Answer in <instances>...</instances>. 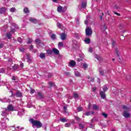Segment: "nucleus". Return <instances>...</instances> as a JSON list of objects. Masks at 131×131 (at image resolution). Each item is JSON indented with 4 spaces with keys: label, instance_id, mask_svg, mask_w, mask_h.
Returning a JSON list of instances; mask_svg holds the SVG:
<instances>
[{
    "label": "nucleus",
    "instance_id": "f257e3e1",
    "mask_svg": "<svg viewBox=\"0 0 131 131\" xmlns=\"http://www.w3.org/2000/svg\"><path fill=\"white\" fill-rule=\"evenodd\" d=\"M30 122L32 124V127L37 126V128H40L42 126V123H41L40 121L35 120L34 119L31 118L30 119Z\"/></svg>",
    "mask_w": 131,
    "mask_h": 131
},
{
    "label": "nucleus",
    "instance_id": "f03ea898",
    "mask_svg": "<svg viewBox=\"0 0 131 131\" xmlns=\"http://www.w3.org/2000/svg\"><path fill=\"white\" fill-rule=\"evenodd\" d=\"M85 33L86 36H92L93 35V30L92 29V28H90V27L86 28Z\"/></svg>",
    "mask_w": 131,
    "mask_h": 131
},
{
    "label": "nucleus",
    "instance_id": "7ed1b4c3",
    "mask_svg": "<svg viewBox=\"0 0 131 131\" xmlns=\"http://www.w3.org/2000/svg\"><path fill=\"white\" fill-rule=\"evenodd\" d=\"M67 11V7H62L61 6H59L57 7V12L58 13H65Z\"/></svg>",
    "mask_w": 131,
    "mask_h": 131
},
{
    "label": "nucleus",
    "instance_id": "20e7f679",
    "mask_svg": "<svg viewBox=\"0 0 131 131\" xmlns=\"http://www.w3.org/2000/svg\"><path fill=\"white\" fill-rule=\"evenodd\" d=\"M122 115L125 118H129L130 117V114L126 110L123 111Z\"/></svg>",
    "mask_w": 131,
    "mask_h": 131
},
{
    "label": "nucleus",
    "instance_id": "39448f33",
    "mask_svg": "<svg viewBox=\"0 0 131 131\" xmlns=\"http://www.w3.org/2000/svg\"><path fill=\"white\" fill-rule=\"evenodd\" d=\"M6 110V111H8L9 112L10 111H14V106L11 104H9L7 106V109Z\"/></svg>",
    "mask_w": 131,
    "mask_h": 131
},
{
    "label": "nucleus",
    "instance_id": "423d86ee",
    "mask_svg": "<svg viewBox=\"0 0 131 131\" xmlns=\"http://www.w3.org/2000/svg\"><path fill=\"white\" fill-rule=\"evenodd\" d=\"M30 22L33 23L34 24H37L38 23V20L35 18H30L29 20Z\"/></svg>",
    "mask_w": 131,
    "mask_h": 131
},
{
    "label": "nucleus",
    "instance_id": "0eeeda50",
    "mask_svg": "<svg viewBox=\"0 0 131 131\" xmlns=\"http://www.w3.org/2000/svg\"><path fill=\"white\" fill-rule=\"evenodd\" d=\"M67 37V35L65 33H62L60 35V38L61 39H62V40H65Z\"/></svg>",
    "mask_w": 131,
    "mask_h": 131
},
{
    "label": "nucleus",
    "instance_id": "6e6552de",
    "mask_svg": "<svg viewBox=\"0 0 131 131\" xmlns=\"http://www.w3.org/2000/svg\"><path fill=\"white\" fill-rule=\"evenodd\" d=\"M100 96L102 99H105L106 98V93L103 91H101L99 93Z\"/></svg>",
    "mask_w": 131,
    "mask_h": 131
},
{
    "label": "nucleus",
    "instance_id": "1a4fd4ad",
    "mask_svg": "<svg viewBox=\"0 0 131 131\" xmlns=\"http://www.w3.org/2000/svg\"><path fill=\"white\" fill-rule=\"evenodd\" d=\"M70 67H74L76 65V62L74 60H71L69 62Z\"/></svg>",
    "mask_w": 131,
    "mask_h": 131
},
{
    "label": "nucleus",
    "instance_id": "9d476101",
    "mask_svg": "<svg viewBox=\"0 0 131 131\" xmlns=\"http://www.w3.org/2000/svg\"><path fill=\"white\" fill-rule=\"evenodd\" d=\"M52 52H53L55 55H59L60 53V52L58 51V50L55 48L52 49Z\"/></svg>",
    "mask_w": 131,
    "mask_h": 131
},
{
    "label": "nucleus",
    "instance_id": "9b49d317",
    "mask_svg": "<svg viewBox=\"0 0 131 131\" xmlns=\"http://www.w3.org/2000/svg\"><path fill=\"white\" fill-rule=\"evenodd\" d=\"M115 54L117 55V57H119L120 55V52H119V50L117 47L115 49Z\"/></svg>",
    "mask_w": 131,
    "mask_h": 131
},
{
    "label": "nucleus",
    "instance_id": "f8f14e48",
    "mask_svg": "<svg viewBox=\"0 0 131 131\" xmlns=\"http://www.w3.org/2000/svg\"><path fill=\"white\" fill-rule=\"evenodd\" d=\"M15 95L16 96V98H21L22 97V93H21V92L18 91L16 93Z\"/></svg>",
    "mask_w": 131,
    "mask_h": 131
},
{
    "label": "nucleus",
    "instance_id": "ddd939ff",
    "mask_svg": "<svg viewBox=\"0 0 131 131\" xmlns=\"http://www.w3.org/2000/svg\"><path fill=\"white\" fill-rule=\"evenodd\" d=\"M6 11H7V8L6 7H2L0 8V14H4V13H6Z\"/></svg>",
    "mask_w": 131,
    "mask_h": 131
},
{
    "label": "nucleus",
    "instance_id": "4468645a",
    "mask_svg": "<svg viewBox=\"0 0 131 131\" xmlns=\"http://www.w3.org/2000/svg\"><path fill=\"white\" fill-rule=\"evenodd\" d=\"M84 41L87 45H90V43H91V39L90 38H86L84 40Z\"/></svg>",
    "mask_w": 131,
    "mask_h": 131
},
{
    "label": "nucleus",
    "instance_id": "2eb2a0df",
    "mask_svg": "<svg viewBox=\"0 0 131 131\" xmlns=\"http://www.w3.org/2000/svg\"><path fill=\"white\" fill-rule=\"evenodd\" d=\"M18 68H19V66L17 64H15L13 67L12 69L14 70V71H17L18 70Z\"/></svg>",
    "mask_w": 131,
    "mask_h": 131
},
{
    "label": "nucleus",
    "instance_id": "dca6fc26",
    "mask_svg": "<svg viewBox=\"0 0 131 131\" xmlns=\"http://www.w3.org/2000/svg\"><path fill=\"white\" fill-rule=\"evenodd\" d=\"M86 5H87L86 2H82L81 4L82 8H83V9H86Z\"/></svg>",
    "mask_w": 131,
    "mask_h": 131
},
{
    "label": "nucleus",
    "instance_id": "f3484780",
    "mask_svg": "<svg viewBox=\"0 0 131 131\" xmlns=\"http://www.w3.org/2000/svg\"><path fill=\"white\" fill-rule=\"evenodd\" d=\"M95 58L99 61V62H102V58L100 57L98 54L95 55Z\"/></svg>",
    "mask_w": 131,
    "mask_h": 131
},
{
    "label": "nucleus",
    "instance_id": "a211bd4d",
    "mask_svg": "<svg viewBox=\"0 0 131 131\" xmlns=\"http://www.w3.org/2000/svg\"><path fill=\"white\" fill-rule=\"evenodd\" d=\"M102 89L104 93H106V92H107V91H108V88L107 87V85H104V86H103L102 87Z\"/></svg>",
    "mask_w": 131,
    "mask_h": 131
},
{
    "label": "nucleus",
    "instance_id": "6ab92c4d",
    "mask_svg": "<svg viewBox=\"0 0 131 131\" xmlns=\"http://www.w3.org/2000/svg\"><path fill=\"white\" fill-rule=\"evenodd\" d=\"M105 71L104 70H100L99 71V74L101 76H104V75H105Z\"/></svg>",
    "mask_w": 131,
    "mask_h": 131
},
{
    "label": "nucleus",
    "instance_id": "aec40b11",
    "mask_svg": "<svg viewBox=\"0 0 131 131\" xmlns=\"http://www.w3.org/2000/svg\"><path fill=\"white\" fill-rule=\"evenodd\" d=\"M57 26L58 28H59V29H62L63 28V25L60 23H57Z\"/></svg>",
    "mask_w": 131,
    "mask_h": 131
},
{
    "label": "nucleus",
    "instance_id": "412c9836",
    "mask_svg": "<svg viewBox=\"0 0 131 131\" xmlns=\"http://www.w3.org/2000/svg\"><path fill=\"white\" fill-rule=\"evenodd\" d=\"M37 95L39 97V99H43V95L40 92H38Z\"/></svg>",
    "mask_w": 131,
    "mask_h": 131
},
{
    "label": "nucleus",
    "instance_id": "4be33fe9",
    "mask_svg": "<svg viewBox=\"0 0 131 131\" xmlns=\"http://www.w3.org/2000/svg\"><path fill=\"white\" fill-rule=\"evenodd\" d=\"M39 57L41 58V59H46V55H45V53H40L39 54Z\"/></svg>",
    "mask_w": 131,
    "mask_h": 131
},
{
    "label": "nucleus",
    "instance_id": "5701e85b",
    "mask_svg": "<svg viewBox=\"0 0 131 131\" xmlns=\"http://www.w3.org/2000/svg\"><path fill=\"white\" fill-rule=\"evenodd\" d=\"M47 53L48 54V55H52L53 54V50L51 49H48L46 51Z\"/></svg>",
    "mask_w": 131,
    "mask_h": 131
},
{
    "label": "nucleus",
    "instance_id": "b1692460",
    "mask_svg": "<svg viewBox=\"0 0 131 131\" xmlns=\"http://www.w3.org/2000/svg\"><path fill=\"white\" fill-rule=\"evenodd\" d=\"M6 36H7V38H8V39H11L12 38V34L11 33H7Z\"/></svg>",
    "mask_w": 131,
    "mask_h": 131
},
{
    "label": "nucleus",
    "instance_id": "393cba45",
    "mask_svg": "<svg viewBox=\"0 0 131 131\" xmlns=\"http://www.w3.org/2000/svg\"><path fill=\"white\" fill-rule=\"evenodd\" d=\"M74 118H75V120H76V121H78V122H79L81 120V119H80V118H79V117L75 116Z\"/></svg>",
    "mask_w": 131,
    "mask_h": 131
},
{
    "label": "nucleus",
    "instance_id": "a878e982",
    "mask_svg": "<svg viewBox=\"0 0 131 131\" xmlns=\"http://www.w3.org/2000/svg\"><path fill=\"white\" fill-rule=\"evenodd\" d=\"M24 12L26 14H27V13H29V10L28 9V8L27 7L25 8L24 9Z\"/></svg>",
    "mask_w": 131,
    "mask_h": 131
},
{
    "label": "nucleus",
    "instance_id": "bb28decb",
    "mask_svg": "<svg viewBox=\"0 0 131 131\" xmlns=\"http://www.w3.org/2000/svg\"><path fill=\"white\" fill-rule=\"evenodd\" d=\"M73 97L74 98H75V99H77V98H79V96H78V94L75 93L73 94Z\"/></svg>",
    "mask_w": 131,
    "mask_h": 131
},
{
    "label": "nucleus",
    "instance_id": "cd10ccee",
    "mask_svg": "<svg viewBox=\"0 0 131 131\" xmlns=\"http://www.w3.org/2000/svg\"><path fill=\"white\" fill-rule=\"evenodd\" d=\"M60 120L61 122H67V120L64 118H61L60 119Z\"/></svg>",
    "mask_w": 131,
    "mask_h": 131
},
{
    "label": "nucleus",
    "instance_id": "c85d7f7f",
    "mask_svg": "<svg viewBox=\"0 0 131 131\" xmlns=\"http://www.w3.org/2000/svg\"><path fill=\"white\" fill-rule=\"evenodd\" d=\"M79 126L80 129H82L84 128V125L82 124L79 123Z\"/></svg>",
    "mask_w": 131,
    "mask_h": 131
},
{
    "label": "nucleus",
    "instance_id": "c756f323",
    "mask_svg": "<svg viewBox=\"0 0 131 131\" xmlns=\"http://www.w3.org/2000/svg\"><path fill=\"white\" fill-rule=\"evenodd\" d=\"M17 41H18V42H19L20 43H22V42H23V40L22 39V38H21V37H18Z\"/></svg>",
    "mask_w": 131,
    "mask_h": 131
},
{
    "label": "nucleus",
    "instance_id": "7c9ffc66",
    "mask_svg": "<svg viewBox=\"0 0 131 131\" xmlns=\"http://www.w3.org/2000/svg\"><path fill=\"white\" fill-rule=\"evenodd\" d=\"M10 95H9V97H15V94H13V92L12 91H9V92Z\"/></svg>",
    "mask_w": 131,
    "mask_h": 131
},
{
    "label": "nucleus",
    "instance_id": "2f4dec72",
    "mask_svg": "<svg viewBox=\"0 0 131 131\" xmlns=\"http://www.w3.org/2000/svg\"><path fill=\"white\" fill-rule=\"evenodd\" d=\"M35 42L36 45H39L41 42V41L39 40V39H36L35 40Z\"/></svg>",
    "mask_w": 131,
    "mask_h": 131
},
{
    "label": "nucleus",
    "instance_id": "473e14b6",
    "mask_svg": "<svg viewBox=\"0 0 131 131\" xmlns=\"http://www.w3.org/2000/svg\"><path fill=\"white\" fill-rule=\"evenodd\" d=\"M77 110L78 112H81L82 111V107H78Z\"/></svg>",
    "mask_w": 131,
    "mask_h": 131
},
{
    "label": "nucleus",
    "instance_id": "72a5a7b5",
    "mask_svg": "<svg viewBox=\"0 0 131 131\" xmlns=\"http://www.w3.org/2000/svg\"><path fill=\"white\" fill-rule=\"evenodd\" d=\"M51 37L52 39H56V35L55 34H52L51 36Z\"/></svg>",
    "mask_w": 131,
    "mask_h": 131
},
{
    "label": "nucleus",
    "instance_id": "f704fd0d",
    "mask_svg": "<svg viewBox=\"0 0 131 131\" xmlns=\"http://www.w3.org/2000/svg\"><path fill=\"white\" fill-rule=\"evenodd\" d=\"M93 109H94V110H98V109H99V107L97 106V105L94 104L93 105Z\"/></svg>",
    "mask_w": 131,
    "mask_h": 131
},
{
    "label": "nucleus",
    "instance_id": "c9c22d12",
    "mask_svg": "<svg viewBox=\"0 0 131 131\" xmlns=\"http://www.w3.org/2000/svg\"><path fill=\"white\" fill-rule=\"evenodd\" d=\"M101 115H103V116L104 117V118H107V117H108V115L105 113H102Z\"/></svg>",
    "mask_w": 131,
    "mask_h": 131
},
{
    "label": "nucleus",
    "instance_id": "e433bc0d",
    "mask_svg": "<svg viewBox=\"0 0 131 131\" xmlns=\"http://www.w3.org/2000/svg\"><path fill=\"white\" fill-rule=\"evenodd\" d=\"M63 110L64 112H65V113H68V112H67V107H66L65 106H63Z\"/></svg>",
    "mask_w": 131,
    "mask_h": 131
},
{
    "label": "nucleus",
    "instance_id": "4c0bfd02",
    "mask_svg": "<svg viewBox=\"0 0 131 131\" xmlns=\"http://www.w3.org/2000/svg\"><path fill=\"white\" fill-rule=\"evenodd\" d=\"M71 125V124H70V123H67L65 124L66 127H70Z\"/></svg>",
    "mask_w": 131,
    "mask_h": 131
},
{
    "label": "nucleus",
    "instance_id": "58836bf2",
    "mask_svg": "<svg viewBox=\"0 0 131 131\" xmlns=\"http://www.w3.org/2000/svg\"><path fill=\"white\" fill-rule=\"evenodd\" d=\"M122 109H124V110H127V109H128V108H127V106H126V105H123L122 106Z\"/></svg>",
    "mask_w": 131,
    "mask_h": 131
},
{
    "label": "nucleus",
    "instance_id": "ea45409f",
    "mask_svg": "<svg viewBox=\"0 0 131 131\" xmlns=\"http://www.w3.org/2000/svg\"><path fill=\"white\" fill-rule=\"evenodd\" d=\"M15 10H16V8H15L14 7H13L11 9H10V12L14 13Z\"/></svg>",
    "mask_w": 131,
    "mask_h": 131
},
{
    "label": "nucleus",
    "instance_id": "a19ab883",
    "mask_svg": "<svg viewBox=\"0 0 131 131\" xmlns=\"http://www.w3.org/2000/svg\"><path fill=\"white\" fill-rule=\"evenodd\" d=\"M75 75L76 76L80 77V74L78 72H75Z\"/></svg>",
    "mask_w": 131,
    "mask_h": 131
},
{
    "label": "nucleus",
    "instance_id": "79ce46f5",
    "mask_svg": "<svg viewBox=\"0 0 131 131\" xmlns=\"http://www.w3.org/2000/svg\"><path fill=\"white\" fill-rule=\"evenodd\" d=\"M113 13L115 14V15H117V16H121L120 13H118L116 11H113Z\"/></svg>",
    "mask_w": 131,
    "mask_h": 131
},
{
    "label": "nucleus",
    "instance_id": "37998d69",
    "mask_svg": "<svg viewBox=\"0 0 131 131\" xmlns=\"http://www.w3.org/2000/svg\"><path fill=\"white\" fill-rule=\"evenodd\" d=\"M58 47H63V42H59L58 43Z\"/></svg>",
    "mask_w": 131,
    "mask_h": 131
},
{
    "label": "nucleus",
    "instance_id": "c03bdc74",
    "mask_svg": "<svg viewBox=\"0 0 131 131\" xmlns=\"http://www.w3.org/2000/svg\"><path fill=\"white\" fill-rule=\"evenodd\" d=\"M26 56H27V60H28L29 61H30V56H29V54H26Z\"/></svg>",
    "mask_w": 131,
    "mask_h": 131
},
{
    "label": "nucleus",
    "instance_id": "a18cd8bd",
    "mask_svg": "<svg viewBox=\"0 0 131 131\" xmlns=\"http://www.w3.org/2000/svg\"><path fill=\"white\" fill-rule=\"evenodd\" d=\"M39 47H41V48H42V47H43V46H45V44H43V43L42 42H41L39 44Z\"/></svg>",
    "mask_w": 131,
    "mask_h": 131
},
{
    "label": "nucleus",
    "instance_id": "49530a36",
    "mask_svg": "<svg viewBox=\"0 0 131 131\" xmlns=\"http://www.w3.org/2000/svg\"><path fill=\"white\" fill-rule=\"evenodd\" d=\"M85 115L86 116H90V115H91V112H87L85 113Z\"/></svg>",
    "mask_w": 131,
    "mask_h": 131
},
{
    "label": "nucleus",
    "instance_id": "de8ad7c7",
    "mask_svg": "<svg viewBox=\"0 0 131 131\" xmlns=\"http://www.w3.org/2000/svg\"><path fill=\"white\" fill-rule=\"evenodd\" d=\"M91 106H92V103L90 102L88 106V109H89V110H91Z\"/></svg>",
    "mask_w": 131,
    "mask_h": 131
},
{
    "label": "nucleus",
    "instance_id": "09e8293b",
    "mask_svg": "<svg viewBox=\"0 0 131 131\" xmlns=\"http://www.w3.org/2000/svg\"><path fill=\"white\" fill-rule=\"evenodd\" d=\"M65 74L67 75V76H70V75H71L70 72H66L65 73Z\"/></svg>",
    "mask_w": 131,
    "mask_h": 131
},
{
    "label": "nucleus",
    "instance_id": "8fccbe9b",
    "mask_svg": "<svg viewBox=\"0 0 131 131\" xmlns=\"http://www.w3.org/2000/svg\"><path fill=\"white\" fill-rule=\"evenodd\" d=\"M112 42L113 47H115V41H114V40H112Z\"/></svg>",
    "mask_w": 131,
    "mask_h": 131
},
{
    "label": "nucleus",
    "instance_id": "3c124183",
    "mask_svg": "<svg viewBox=\"0 0 131 131\" xmlns=\"http://www.w3.org/2000/svg\"><path fill=\"white\" fill-rule=\"evenodd\" d=\"M35 92V90H34V89H31V91L30 93L31 94H34V92Z\"/></svg>",
    "mask_w": 131,
    "mask_h": 131
},
{
    "label": "nucleus",
    "instance_id": "603ef678",
    "mask_svg": "<svg viewBox=\"0 0 131 131\" xmlns=\"http://www.w3.org/2000/svg\"><path fill=\"white\" fill-rule=\"evenodd\" d=\"M88 66H89L86 63H84L83 64V68H88Z\"/></svg>",
    "mask_w": 131,
    "mask_h": 131
},
{
    "label": "nucleus",
    "instance_id": "864d4df0",
    "mask_svg": "<svg viewBox=\"0 0 131 131\" xmlns=\"http://www.w3.org/2000/svg\"><path fill=\"white\" fill-rule=\"evenodd\" d=\"M31 42H32V40L30 38H29V40H28L27 43H31Z\"/></svg>",
    "mask_w": 131,
    "mask_h": 131
},
{
    "label": "nucleus",
    "instance_id": "5fc2aeb1",
    "mask_svg": "<svg viewBox=\"0 0 131 131\" xmlns=\"http://www.w3.org/2000/svg\"><path fill=\"white\" fill-rule=\"evenodd\" d=\"M53 76V74H49L48 75V78H51Z\"/></svg>",
    "mask_w": 131,
    "mask_h": 131
},
{
    "label": "nucleus",
    "instance_id": "6e6d98bb",
    "mask_svg": "<svg viewBox=\"0 0 131 131\" xmlns=\"http://www.w3.org/2000/svg\"><path fill=\"white\" fill-rule=\"evenodd\" d=\"M0 72H1V73H5V69H4V68H2Z\"/></svg>",
    "mask_w": 131,
    "mask_h": 131
},
{
    "label": "nucleus",
    "instance_id": "4d7b16f0",
    "mask_svg": "<svg viewBox=\"0 0 131 131\" xmlns=\"http://www.w3.org/2000/svg\"><path fill=\"white\" fill-rule=\"evenodd\" d=\"M49 84L50 86H51V87L53 86V82H51V81L49 82Z\"/></svg>",
    "mask_w": 131,
    "mask_h": 131
},
{
    "label": "nucleus",
    "instance_id": "13d9d810",
    "mask_svg": "<svg viewBox=\"0 0 131 131\" xmlns=\"http://www.w3.org/2000/svg\"><path fill=\"white\" fill-rule=\"evenodd\" d=\"M2 48H4V43H0V49H2Z\"/></svg>",
    "mask_w": 131,
    "mask_h": 131
},
{
    "label": "nucleus",
    "instance_id": "bf43d9fd",
    "mask_svg": "<svg viewBox=\"0 0 131 131\" xmlns=\"http://www.w3.org/2000/svg\"><path fill=\"white\" fill-rule=\"evenodd\" d=\"M10 32H12V33H15V30L14 29H11Z\"/></svg>",
    "mask_w": 131,
    "mask_h": 131
},
{
    "label": "nucleus",
    "instance_id": "052dcab7",
    "mask_svg": "<svg viewBox=\"0 0 131 131\" xmlns=\"http://www.w3.org/2000/svg\"><path fill=\"white\" fill-rule=\"evenodd\" d=\"M88 23H89V21L88 20V19H85L84 21V24L85 25H88Z\"/></svg>",
    "mask_w": 131,
    "mask_h": 131
},
{
    "label": "nucleus",
    "instance_id": "680f3d73",
    "mask_svg": "<svg viewBox=\"0 0 131 131\" xmlns=\"http://www.w3.org/2000/svg\"><path fill=\"white\" fill-rule=\"evenodd\" d=\"M12 80H16V77L15 76H13L12 77Z\"/></svg>",
    "mask_w": 131,
    "mask_h": 131
},
{
    "label": "nucleus",
    "instance_id": "e2e57ef3",
    "mask_svg": "<svg viewBox=\"0 0 131 131\" xmlns=\"http://www.w3.org/2000/svg\"><path fill=\"white\" fill-rule=\"evenodd\" d=\"M19 50L20 52H24V48H20Z\"/></svg>",
    "mask_w": 131,
    "mask_h": 131
},
{
    "label": "nucleus",
    "instance_id": "0e129e2a",
    "mask_svg": "<svg viewBox=\"0 0 131 131\" xmlns=\"http://www.w3.org/2000/svg\"><path fill=\"white\" fill-rule=\"evenodd\" d=\"M30 50H31V51L33 50V46H32V45L30 46Z\"/></svg>",
    "mask_w": 131,
    "mask_h": 131
},
{
    "label": "nucleus",
    "instance_id": "69168bd1",
    "mask_svg": "<svg viewBox=\"0 0 131 131\" xmlns=\"http://www.w3.org/2000/svg\"><path fill=\"white\" fill-rule=\"evenodd\" d=\"M96 88H92V92H96Z\"/></svg>",
    "mask_w": 131,
    "mask_h": 131
},
{
    "label": "nucleus",
    "instance_id": "338daca9",
    "mask_svg": "<svg viewBox=\"0 0 131 131\" xmlns=\"http://www.w3.org/2000/svg\"><path fill=\"white\" fill-rule=\"evenodd\" d=\"M91 81L93 82V81H95V78H92L91 79Z\"/></svg>",
    "mask_w": 131,
    "mask_h": 131
},
{
    "label": "nucleus",
    "instance_id": "774afa93",
    "mask_svg": "<svg viewBox=\"0 0 131 131\" xmlns=\"http://www.w3.org/2000/svg\"><path fill=\"white\" fill-rule=\"evenodd\" d=\"M106 14H107V15H108V16L111 15L110 13H109V11H106Z\"/></svg>",
    "mask_w": 131,
    "mask_h": 131
}]
</instances>
